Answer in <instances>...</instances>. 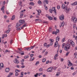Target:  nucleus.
Wrapping results in <instances>:
<instances>
[{
    "mask_svg": "<svg viewBox=\"0 0 77 77\" xmlns=\"http://www.w3.org/2000/svg\"><path fill=\"white\" fill-rule=\"evenodd\" d=\"M71 48V45L69 44H66L64 48V50L65 51H68Z\"/></svg>",
    "mask_w": 77,
    "mask_h": 77,
    "instance_id": "f257e3e1",
    "label": "nucleus"
},
{
    "mask_svg": "<svg viewBox=\"0 0 77 77\" xmlns=\"http://www.w3.org/2000/svg\"><path fill=\"white\" fill-rule=\"evenodd\" d=\"M77 18L74 17H72L71 18L72 21L74 23H76L77 22Z\"/></svg>",
    "mask_w": 77,
    "mask_h": 77,
    "instance_id": "f03ea898",
    "label": "nucleus"
},
{
    "mask_svg": "<svg viewBox=\"0 0 77 77\" xmlns=\"http://www.w3.org/2000/svg\"><path fill=\"white\" fill-rule=\"evenodd\" d=\"M21 24H20L19 22L17 23L16 26V28H18V27H21Z\"/></svg>",
    "mask_w": 77,
    "mask_h": 77,
    "instance_id": "7ed1b4c3",
    "label": "nucleus"
},
{
    "mask_svg": "<svg viewBox=\"0 0 77 77\" xmlns=\"http://www.w3.org/2000/svg\"><path fill=\"white\" fill-rule=\"evenodd\" d=\"M19 23L21 24V25H22L23 23H25V21H24V20H20L19 21Z\"/></svg>",
    "mask_w": 77,
    "mask_h": 77,
    "instance_id": "20e7f679",
    "label": "nucleus"
},
{
    "mask_svg": "<svg viewBox=\"0 0 77 77\" xmlns=\"http://www.w3.org/2000/svg\"><path fill=\"white\" fill-rule=\"evenodd\" d=\"M14 62L15 63H20V62L18 60H17V59L15 58V60L14 61Z\"/></svg>",
    "mask_w": 77,
    "mask_h": 77,
    "instance_id": "39448f33",
    "label": "nucleus"
},
{
    "mask_svg": "<svg viewBox=\"0 0 77 77\" xmlns=\"http://www.w3.org/2000/svg\"><path fill=\"white\" fill-rule=\"evenodd\" d=\"M65 9L66 10V13H68V12H69V11L71 10V9H70V8H69L68 9L67 7H66Z\"/></svg>",
    "mask_w": 77,
    "mask_h": 77,
    "instance_id": "423d86ee",
    "label": "nucleus"
},
{
    "mask_svg": "<svg viewBox=\"0 0 77 77\" xmlns=\"http://www.w3.org/2000/svg\"><path fill=\"white\" fill-rule=\"evenodd\" d=\"M59 19L60 20H64V16L63 15L60 16L59 17Z\"/></svg>",
    "mask_w": 77,
    "mask_h": 77,
    "instance_id": "0eeeda50",
    "label": "nucleus"
},
{
    "mask_svg": "<svg viewBox=\"0 0 77 77\" xmlns=\"http://www.w3.org/2000/svg\"><path fill=\"white\" fill-rule=\"evenodd\" d=\"M68 62L69 63V64H68V65L69 66H72V63H71V62H70L69 60H68Z\"/></svg>",
    "mask_w": 77,
    "mask_h": 77,
    "instance_id": "6e6552de",
    "label": "nucleus"
},
{
    "mask_svg": "<svg viewBox=\"0 0 77 77\" xmlns=\"http://www.w3.org/2000/svg\"><path fill=\"white\" fill-rule=\"evenodd\" d=\"M70 44H71L72 46V47H74V46H75V45H74V42H73V41H72V42H70Z\"/></svg>",
    "mask_w": 77,
    "mask_h": 77,
    "instance_id": "1a4fd4ad",
    "label": "nucleus"
},
{
    "mask_svg": "<svg viewBox=\"0 0 77 77\" xmlns=\"http://www.w3.org/2000/svg\"><path fill=\"white\" fill-rule=\"evenodd\" d=\"M77 2H75L71 4L72 6H74L75 5H77Z\"/></svg>",
    "mask_w": 77,
    "mask_h": 77,
    "instance_id": "9d476101",
    "label": "nucleus"
},
{
    "mask_svg": "<svg viewBox=\"0 0 77 77\" xmlns=\"http://www.w3.org/2000/svg\"><path fill=\"white\" fill-rule=\"evenodd\" d=\"M59 39H60V38L59 37H57L56 38V42H58L59 41Z\"/></svg>",
    "mask_w": 77,
    "mask_h": 77,
    "instance_id": "9b49d317",
    "label": "nucleus"
},
{
    "mask_svg": "<svg viewBox=\"0 0 77 77\" xmlns=\"http://www.w3.org/2000/svg\"><path fill=\"white\" fill-rule=\"evenodd\" d=\"M58 45V42H56L55 43V45L54 46V47H57Z\"/></svg>",
    "mask_w": 77,
    "mask_h": 77,
    "instance_id": "f8f14e48",
    "label": "nucleus"
},
{
    "mask_svg": "<svg viewBox=\"0 0 77 77\" xmlns=\"http://www.w3.org/2000/svg\"><path fill=\"white\" fill-rule=\"evenodd\" d=\"M5 70L6 72H9V68H6Z\"/></svg>",
    "mask_w": 77,
    "mask_h": 77,
    "instance_id": "ddd939ff",
    "label": "nucleus"
},
{
    "mask_svg": "<svg viewBox=\"0 0 77 77\" xmlns=\"http://www.w3.org/2000/svg\"><path fill=\"white\" fill-rule=\"evenodd\" d=\"M74 56H75V58L76 59H77V53L75 52L74 54Z\"/></svg>",
    "mask_w": 77,
    "mask_h": 77,
    "instance_id": "4468645a",
    "label": "nucleus"
},
{
    "mask_svg": "<svg viewBox=\"0 0 77 77\" xmlns=\"http://www.w3.org/2000/svg\"><path fill=\"white\" fill-rule=\"evenodd\" d=\"M49 32H53V29H52V28L49 27Z\"/></svg>",
    "mask_w": 77,
    "mask_h": 77,
    "instance_id": "2eb2a0df",
    "label": "nucleus"
},
{
    "mask_svg": "<svg viewBox=\"0 0 77 77\" xmlns=\"http://www.w3.org/2000/svg\"><path fill=\"white\" fill-rule=\"evenodd\" d=\"M20 71H21V70H18V69H16L15 70V72H17L18 73V72H20Z\"/></svg>",
    "mask_w": 77,
    "mask_h": 77,
    "instance_id": "dca6fc26",
    "label": "nucleus"
},
{
    "mask_svg": "<svg viewBox=\"0 0 77 77\" xmlns=\"http://www.w3.org/2000/svg\"><path fill=\"white\" fill-rule=\"evenodd\" d=\"M65 5L64 4H63L62 5V9H65Z\"/></svg>",
    "mask_w": 77,
    "mask_h": 77,
    "instance_id": "f3484780",
    "label": "nucleus"
},
{
    "mask_svg": "<svg viewBox=\"0 0 77 77\" xmlns=\"http://www.w3.org/2000/svg\"><path fill=\"white\" fill-rule=\"evenodd\" d=\"M44 2H45V3L46 4H48V3H49V2L48 1V0H45L44 1Z\"/></svg>",
    "mask_w": 77,
    "mask_h": 77,
    "instance_id": "a211bd4d",
    "label": "nucleus"
},
{
    "mask_svg": "<svg viewBox=\"0 0 77 77\" xmlns=\"http://www.w3.org/2000/svg\"><path fill=\"white\" fill-rule=\"evenodd\" d=\"M29 5H31V6H34L35 4L32 2H31L29 3Z\"/></svg>",
    "mask_w": 77,
    "mask_h": 77,
    "instance_id": "6ab92c4d",
    "label": "nucleus"
},
{
    "mask_svg": "<svg viewBox=\"0 0 77 77\" xmlns=\"http://www.w3.org/2000/svg\"><path fill=\"white\" fill-rule=\"evenodd\" d=\"M15 16L14 15H13L12 17V18L11 19V20H14L15 19Z\"/></svg>",
    "mask_w": 77,
    "mask_h": 77,
    "instance_id": "aec40b11",
    "label": "nucleus"
},
{
    "mask_svg": "<svg viewBox=\"0 0 77 77\" xmlns=\"http://www.w3.org/2000/svg\"><path fill=\"white\" fill-rule=\"evenodd\" d=\"M64 24H65L64 21L62 22L61 23V26H62V27H63V26H64Z\"/></svg>",
    "mask_w": 77,
    "mask_h": 77,
    "instance_id": "412c9836",
    "label": "nucleus"
},
{
    "mask_svg": "<svg viewBox=\"0 0 77 77\" xmlns=\"http://www.w3.org/2000/svg\"><path fill=\"white\" fill-rule=\"evenodd\" d=\"M47 72H52V70H51L49 68L47 70Z\"/></svg>",
    "mask_w": 77,
    "mask_h": 77,
    "instance_id": "4be33fe9",
    "label": "nucleus"
},
{
    "mask_svg": "<svg viewBox=\"0 0 77 77\" xmlns=\"http://www.w3.org/2000/svg\"><path fill=\"white\" fill-rule=\"evenodd\" d=\"M1 66L2 67H3V63H1L0 64V68H1Z\"/></svg>",
    "mask_w": 77,
    "mask_h": 77,
    "instance_id": "5701e85b",
    "label": "nucleus"
},
{
    "mask_svg": "<svg viewBox=\"0 0 77 77\" xmlns=\"http://www.w3.org/2000/svg\"><path fill=\"white\" fill-rule=\"evenodd\" d=\"M48 18L50 20H53V18L51 16H49V17H48Z\"/></svg>",
    "mask_w": 77,
    "mask_h": 77,
    "instance_id": "b1692460",
    "label": "nucleus"
},
{
    "mask_svg": "<svg viewBox=\"0 0 77 77\" xmlns=\"http://www.w3.org/2000/svg\"><path fill=\"white\" fill-rule=\"evenodd\" d=\"M35 58L33 57H31L30 59V61H33L34 60Z\"/></svg>",
    "mask_w": 77,
    "mask_h": 77,
    "instance_id": "393cba45",
    "label": "nucleus"
},
{
    "mask_svg": "<svg viewBox=\"0 0 77 77\" xmlns=\"http://www.w3.org/2000/svg\"><path fill=\"white\" fill-rule=\"evenodd\" d=\"M5 10V7L4 6H3L1 8V11H4Z\"/></svg>",
    "mask_w": 77,
    "mask_h": 77,
    "instance_id": "a878e982",
    "label": "nucleus"
},
{
    "mask_svg": "<svg viewBox=\"0 0 77 77\" xmlns=\"http://www.w3.org/2000/svg\"><path fill=\"white\" fill-rule=\"evenodd\" d=\"M38 4L39 5H41L42 4V2L41 1L39 0L38 1Z\"/></svg>",
    "mask_w": 77,
    "mask_h": 77,
    "instance_id": "bb28decb",
    "label": "nucleus"
},
{
    "mask_svg": "<svg viewBox=\"0 0 77 77\" xmlns=\"http://www.w3.org/2000/svg\"><path fill=\"white\" fill-rule=\"evenodd\" d=\"M22 52H19V54H20L21 55H24V53Z\"/></svg>",
    "mask_w": 77,
    "mask_h": 77,
    "instance_id": "cd10ccee",
    "label": "nucleus"
},
{
    "mask_svg": "<svg viewBox=\"0 0 77 77\" xmlns=\"http://www.w3.org/2000/svg\"><path fill=\"white\" fill-rule=\"evenodd\" d=\"M52 34H55V35H57V32H56V31H54L53 32H52Z\"/></svg>",
    "mask_w": 77,
    "mask_h": 77,
    "instance_id": "c85d7f7f",
    "label": "nucleus"
},
{
    "mask_svg": "<svg viewBox=\"0 0 77 77\" xmlns=\"http://www.w3.org/2000/svg\"><path fill=\"white\" fill-rule=\"evenodd\" d=\"M26 50H27L28 51H29V50H30L32 49V48H26Z\"/></svg>",
    "mask_w": 77,
    "mask_h": 77,
    "instance_id": "c756f323",
    "label": "nucleus"
},
{
    "mask_svg": "<svg viewBox=\"0 0 77 77\" xmlns=\"http://www.w3.org/2000/svg\"><path fill=\"white\" fill-rule=\"evenodd\" d=\"M54 13H55V15H57V12L56 11V10L55 9V10L53 11Z\"/></svg>",
    "mask_w": 77,
    "mask_h": 77,
    "instance_id": "7c9ffc66",
    "label": "nucleus"
},
{
    "mask_svg": "<svg viewBox=\"0 0 77 77\" xmlns=\"http://www.w3.org/2000/svg\"><path fill=\"white\" fill-rule=\"evenodd\" d=\"M44 6L45 9L46 10H47V6H46V5H44Z\"/></svg>",
    "mask_w": 77,
    "mask_h": 77,
    "instance_id": "2f4dec72",
    "label": "nucleus"
},
{
    "mask_svg": "<svg viewBox=\"0 0 77 77\" xmlns=\"http://www.w3.org/2000/svg\"><path fill=\"white\" fill-rule=\"evenodd\" d=\"M50 41H51V42H54V40L52 39H50Z\"/></svg>",
    "mask_w": 77,
    "mask_h": 77,
    "instance_id": "473e14b6",
    "label": "nucleus"
},
{
    "mask_svg": "<svg viewBox=\"0 0 77 77\" xmlns=\"http://www.w3.org/2000/svg\"><path fill=\"white\" fill-rule=\"evenodd\" d=\"M20 74L17 72H16L15 74V76H18V75H19Z\"/></svg>",
    "mask_w": 77,
    "mask_h": 77,
    "instance_id": "72a5a7b5",
    "label": "nucleus"
},
{
    "mask_svg": "<svg viewBox=\"0 0 77 77\" xmlns=\"http://www.w3.org/2000/svg\"><path fill=\"white\" fill-rule=\"evenodd\" d=\"M76 74H77V72H75L73 73L72 74L73 75H75Z\"/></svg>",
    "mask_w": 77,
    "mask_h": 77,
    "instance_id": "f704fd0d",
    "label": "nucleus"
},
{
    "mask_svg": "<svg viewBox=\"0 0 77 77\" xmlns=\"http://www.w3.org/2000/svg\"><path fill=\"white\" fill-rule=\"evenodd\" d=\"M11 29H8V30L7 31V33H9V32L10 31Z\"/></svg>",
    "mask_w": 77,
    "mask_h": 77,
    "instance_id": "c9c22d12",
    "label": "nucleus"
},
{
    "mask_svg": "<svg viewBox=\"0 0 77 77\" xmlns=\"http://www.w3.org/2000/svg\"><path fill=\"white\" fill-rule=\"evenodd\" d=\"M39 62L37 61L36 62L35 64V65H38V64H39Z\"/></svg>",
    "mask_w": 77,
    "mask_h": 77,
    "instance_id": "e433bc0d",
    "label": "nucleus"
},
{
    "mask_svg": "<svg viewBox=\"0 0 77 77\" xmlns=\"http://www.w3.org/2000/svg\"><path fill=\"white\" fill-rule=\"evenodd\" d=\"M36 46L35 45H34V46H31V49H33L34 47H35V46Z\"/></svg>",
    "mask_w": 77,
    "mask_h": 77,
    "instance_id": "4c0bfd02",
    "label": "nucleus"
},
{
    "mask_svg": "<svg viewBox=\"0 0 77 77\" xmlns=\"http://www.w3.org/2000/svg\"><path fill=\"white\" fill-rule=\"evenodd\" d=\"M46 61V59L44 58L42 60V62H45Z\"/></svg>",
    "mask_w": 77,
    "mask_h": 77,
    "instance_id": "58836bf2",
    "label": "nucleus"
},
{
    "mask_svg": "<svg viewBox=\"0 0 77 77\" xmlns=\"http://www.w3.org/2000/svg\"><path fill=\"white\" fill-rule=\"evenodd\" d=\"M42 70H43V69L42 68H40L39 69V71L40 72L42 71Z\"/></svg>",
    "mask_w": 77,
    "mask_h": 77,
    "instance_id": "ea45409f",
    "label": "nucleus"
},
{
    "mask_svg": "<svg viewBox=\"0 0 77 77\" xmlns=\"http://www.w3.org/2000/svg\"><path fill=\"white\" fill-rule=\"evenodd\" d=\"M57 9H60V5H58L57 7Z\"/></svg>",
    "mask_w": 77,
    "mask_h": 77,
    "instance_id": "a19ab883",
    "label": "nucleus"
},
{
    "mask_svg": "<svg viewBox=\"0 0 77 77\" xmlns=\"http://www.w3.org/2000/svg\"><path fill=\"white\" fill-rule=\"evenodd\" d=\"M29 56H25L24 57V58H25V59H27V58H29Z\"/></svg>",
    "mask_w": 77,
    "mask_h": 77,
    "instance_id": "79ce46f5",
    "label": "nucleus"
},
{
    "mask_svg": "<svg viewBox=\"0 0 77 77\" xmlns=\"http://www.w3.org/2000/svg\"><path fill=\"white\" fill-rule=\"evenodd\" d=\"M37 12L38 13L40 14V13H41V11L40 10H38L37 11Z\"/></svg>",
    "mask_w": 77,
    "mask_h": 77,
    "instance_id": "37998d69",
    "label": "nucleus"
},
{
    "mask_svg": "<svg viewBox=\"0 0 77 77\" xmlns=\"http://www.w3.org/2000/svg\"><path fill=\"white\" fill-rule=\"evenodd\" d=\"M55 10L56 9H55V7H53L52 8V11H53Z\"/></svg>",
    "mask_w": 77,
    "mask_h": 77,
    "instance_id": "c03bdc74",
    "label": "nucleus"
},
{
    "mask_svg": "<svg viewBox=\"0 0 77 77\" xmlns=\"http://www.w3.org/2000/svg\"><path fill=\"white\" fill-rule=\"evenodd\" d=\"M20 62H21V63H23V62H24V59H23L20 61Z\"/></svg>",
    "mask_w": 77,
    "mask_h": 77,
    "instance_id": "a18cd8bd",
    "label": "nucleus"
},
{
    "mask_svg": "<svg viewBox=\"0 0 77 77\" xmlns=\"http://www.w3.org/2000/svg\"><path fill=\"white\" fill-rule=\"evenodd\" d=\"M49 11H50V13H51L53 12V11L51 9H49Z\"/></svg>",
    "mask_w": 77,
    "mask_h": 77,
    "instance_id": "49530a36",
    "label": "nucleus"
},
{
    "mask_svg": "<svg viewBox=\"0 0 77 77\" xmlns=\"http://www.w3.org/2000/svg\"><path fill=\"white\" fill-rule=\"evenodd\" d=\"M47 43H45L44 44V47H47Z\"/></svg>",
    "mask_w": 77,
    "mask_h": 77,
    "instance_id": "de8ad7c7",
    "label": "nucleus"
},
{
    "mask_svg": "<svg viewBox=\"0 0 77 77\" xmlns=\"http://www.w3.org/2000/svg\"><path fill=\"white\" fill-rule=\"evenodd\" d=\"M70 52H67L66 54V56H68V54H69V53Z\"/></svg>",
    "mask_w": 77,
    "mask_h": 77,
    "instance_id": "09e8293b",
    "label": "nucleus"
},
{
    "mask_svg": "<svg viewBox=\"0 0 77 77\" xmlns=\"http://www.w3.org/2000/svg\"><path fill=\"white\" fill-rule=\"evenodd\" d=\"M41 75H42V73H39L38 74V75L40 76V75H41Z\"/></svg>",
    "mask_w": 77,
    "mask_h": 77,
    "instance_id": "8fccbe9b",
    "label": "nucleus"
},
{
    "mask_svg": "<svg viewBox=\"0 0 77 77\" xmlns=\"http://www.w3.org/2000/svg\"><path fill=\"white\" fill-rule=\"evenodd\" d=\"M27 27V25L26 24H24L23 25V26L22 27Z\"/></svg>",
    "mask_w": 77,
    "mask_h": 77,
    "instance_id": "3c124183",
    "label": "nucleus"
},
{
    "mask_svg": "<svg viewBox=\"0 0 77 77\" xmlns=\"http://www.w3.org/2000/svg\"><path fill=\"white\" fill-rule=\"evenodd\" d=\"M54 20H55V21H57V18H56V17H55L54 18Z\"/></svg>",
    "mask_w": 77,
    "mask_h": 77,
    "instance_id": "603ef678",
    "label": "nucleus"
},
{
    "mask_svg": "<svg viewBox=\"0 0 77 77\" xmlns=\"http://www.w3.org/2000/svg\"><path fill=\"white\" fill-rule=\"evenodd\" d=\"M13 43V40H11L10 42L11 44H12Z\"/></svg>",
    "mask_w": 77,
    "mask_h": 77,
    "instance_id": "864d4df0",
    "label": "nucleus"
},
{
    "mask_svg": "<svg viewBox=\"0 0 77 77\" xmlns=\"http://www.w3.org/2000/svg\"><path fill=\"white\" fill-rule=\"evenodd\" d=\"M56 32H57V33H59V29H57Z\"/></svg>",
    "mask_w": 77,
    "mask_h": 77,
    "instance_id": "5fc2aeb1",
    "label": "nucleus"
},
{
    "mask_svg": "<svg viewBox=\"0 0 77 77\" xmlns=\"http://www.w3.org/2000/svg\"><path fill=\"white\" fill-rule=\"evenodd\" d=\"M21 4H22V2L20 1V2L19 3V5H21Z\"/></svg>",
    "mask_w": 77,
    "mask_h": 77,
    "instance_id": "6e6d98bb",
    "label": "nucleus"
},
{
    "mask_svg": "<svg viewBox=\"0 0 77 77\" xmlns=\"http://www.w3.org/2000/svg\"><path fill=\"white\" fill-rule=\"evenodd\" d=\"M57 56H58V54H56L54 56V57H57Z\"/></svg>",
    "mask_w": 77,
    "mask_h": 77,
    "instance_id": "4d7b16f0",
    "label": "nucleus"
},
{
    "mask_svg": "<svg viewBox=\"0 0 77 77\" xmlns=\"http://www.w3.org/2000/svg\"><path fill=\"white\" fill-rule=\"evenodd\" d=\"M64 60L63 58H61L60 59L61 62H63Z\"/></svg>",
    "mask_w": 77,
    "mask_h": 77,
    "instance_id": "13d9d810",
    "label": "nucleus"
},
{
    "mask_svg": "<svg viewBox=\"0 0 77 77\" xmlns=\"http://www.w3.org/2000/svg\"><path fill=\"white\" fill-rule=\"evenodd\" d=\"M34 76L35 77H38V73H37L36 75H35Z\"/></svg>",
    "mask_w": 77,
    "mask_h": 77,
    "instance_id": "bf43d9fd",
    "label": "nucleus"
},
{
    "mask_svg": "<svg viewBox=\"0 0 77 77\" xmlns=\"http://www.w3.org/2000/svg\"><path fill=\"white\" fill-rule=\"evenodd\" d=\"M18 49L19 51H21V50H22V48H18Z\"/></svg>",
    "mask_w": 77,
    "mask_h": 77,
    "instance_id": "052dcab7",
    "label": "nucleus"
},
{
    "mask_svg": "<svg viewBox=\"0 0 77 77\" xmlns=\"http://www.w3.org/2000/svg\"><path fill=\"white\" fill-rule=\"evenodd\" d=\"M21 68H25V66L24 65H23L21 66Z\"/></svg>",
    "mask_w": 77,
    "mask_h": 77,
    "instance_id": "680f3d73",
    "label": "nucleus"
},
{
    "mask_svg": "<svg viewBox=\"0 0 77 77\" xmlns=\"http://www.w3.org/2000/svg\"><path fill=\"white\" fill-rule=\"evenodd\" d=\"M49 16H49V15L47 14V15H46V17H47V18H48L49 17Z\"/></svg>",
    "mask_w": 77,
    "mask_h": 77,
    "instance_id": "e2e57ef3",
    "label": "nucleus"
},
{
    "mask_svg": "<svg viewBox=\"0 0 77 77\" xmlns=\"http://www.w3.org/2000/svg\"><path fill=\"white\" fill-rule=\"evenodd\" d=\"M43 23H46V24H48V22L44 21L43 22Z\"/></svg>",
    "mask_w": 77,
    "mask_h": 77,
    "instance_id": "0e129e2a",
    "label": "nucleus"
},
{
    "mask_svg": "<svg viewBox=\"0 0 77 77\" xmlns=\"http://www.w3.org/2000/svg\"><path fill=\"white\" fill-rule=\"evenodd\" d=\"M49 69H50L51 70H52V69H53V67H50L49 68Z\"/></svg>",
    "mask_w": 77,
    "mask_h": 77,
    "instance_id": "69168bd1",
    "label": "nucleus"
},
{
    "mask_svg": "<svg viewBox=\"0 0 77 77\" xmlns=\"http://www.w3.org/2000/svg\"><path fill=\"white\" fill-rule=\"evenodd\" d=\"M59 74H60L59 72H58L56 74V75H57V76H59Z\"/></svg>",
    "mask_w": 77,
    "mask_h": 77,
    "instance_id": "338daca9",
    "label": "nucleus"
},
{
    "mask_svg": "<svg viewBox=\"0 0 77 77\" xmlns=\"http://www.w3.org/2000/svg\"><path fill=\"white\" fill-rule=\"evenodd\" d=\"M12 74H13V73H11V72H10L9 73V75H12Z\"/></svg>",
    "mask_w": 77,
    "mask_h": 77,
    "instance_id": "774afa93",
    "label": "nucleus"
}]
</instances>
